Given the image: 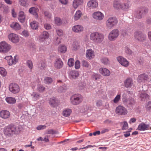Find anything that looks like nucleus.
I'll return each mask as SVG.
<instances>
[{
    "label": "nucleus",
    "mask_w": 151,
    "mask_h": 151,
    "mask_svg": "<svg viewBox=\"0 0 151 151\" xmlns=\"http://www.w3.org/2000/svg\"><path fill=\"white\" fill-rule=\"evenodd\" d=\"M22 127L20 125L16 126L13 124L7 126L4 130V134L9 137H11L14 134H18L22 130Z\"/></svg>",
    "instance_id": "1"
},
{
    "label": "nucleus",
    "mask_w": 151,
    "mask_h": 151,
    "mask_svg": "<svg viewBox=\"0 0 151 151\" xmlns=\"http://www.w3.org/2000/svg\"><path fill=\"white\" fill-rule=\"evenodd\" d=\"M104 38V35L102 33L98 32H93L90 35V40L97 44L101 43L103 41Z\"/></svg>",
    "instance_id": "2"
},
{
    "label": "nucleus",
    "mask_w": 151,
    "mask_h": 151,
    "mask_svg": "<svg viewBox=\"0 0 151 151\" xmlns=\"http://www.w3.org/2000/svg\"><path fill=\"white\" fill-rule=\"evenodd\" d=\"M11 48V45L6 42L4 41L0 42V52L4 53H7Z\"/></svg>",
    "instance_id": "3"
},
{
    "label": "nucleus",
    "mask_w": 151,
    "mask_h": 151,
    "mask_svg": "<svg viewBox=\"0 0 151 151\" xmlns=\"http://www.w3.org/2000/svg\"><path fill=\"white\" fill-rule=\"evenodd\" d=\"M117 19L114 17H111L106 20V26L109 29H112L117 24Z\"/></svg>",
    "instance_id": "4"
},
{
    "label": "nucleus",
    "mask_w": 151,
    "mask_h": 151,
    "mask_svg": "<svg viewBox=\"0 0 151 151\" xmlns=\"http://www.w3.org/2000/svg\"><path fill=\"white\" fill-rule=\"evenodd\" d=\"M71 104L74 105H77L80 103L83 100L82 96L79 95H73L70 99Z\"/></svg>",
    "instance_id": "5"
},
{
    "label": "nucleus",
    "mask_w": 151,
    "mask_h": 151,
    "mask_svg": "<svg viewBox=\"0 0 151 151\" xmlns=\"http://www.w3.org/2000/svg\"><path fill=\"white\" fill-rule=\"evenodd\" d=\"M119 34V31L117 29L112 30L109 34L108 37V40L110 41L115 40Z\"/></svg>",
    "instance_id": "6"
},
{
    "label": "nucleus",
    "mask_w": 151,
    "mask_h": 151,
    "mask_svg": "<svg viewBox=\"0 0 151 151\" xmlns=\"http://www.w3.org/2000/svg\"><path fill=\"white\" fill-rule=\"evenodd\" d=\"M128 111L124 106L119 105L116 107L115 109V113L119 116L125 115L128 113Z\"/></svg>",
    "instance_id": "7"
},
{
    "label": "nucleus",
    "mask_w": 151,
    "mask_h": 151,
    "mask_svg": "<svg viewBox=\"0 0 151 151\" xmlns=\"http://www.w3.org/2000/svg\"><path fill=\"white\" fill-rule=\"evenodd\" d=\"M4 59L7 61V63L9 65H12L15 64L18 61V57L15 56L13 58L11 55L6 56Z\"/></svg>",
    "instance_id": "8"
},
{
    "label": "nucleus",
    "mask_w": 151,
    "mask_h": 151,
    "mask_svg": "<svg viewBox=\"0 0 151 151\" xmlns=\"http://www.w3.org/2000/svg\"><path fill=\"white\" fill-rule=\"evenodd\" d=\"M135 39L139 41H142L146 39V36L140 31H137L134 34Z\"/></svg>",
    "instance_id": "9"
},
{
    "label": "nucleus",
    "mask_w": 151,
    "mask_h": 151,
    "mask_svg": "<svg viewBox=\"0 0 151 151\" xmlns=\"http://www.w3.org/2000/svg\"><path fill=\"white\" fill-rule=\"evenodd\" d=\"M116 59L118 62L123 66L127 67L129 65V62L125 58L121 56L117 57Z\"/></svg>",
    "instance_id": "10"
},
{
    "label": "nucleus",
    "mask_w": 151,
    "mask_h": 151,
    "mask_svg": "<svg viewBox=\"0 0 151 151\" xmlns=\"http://www.w3.org/2000/svg\"><path fill=\"white\" fill-rule=\"evenodd\" d=\"M9 88L10 91L13 93H17L20 91L19 86L17 84L14 83L10 84Z\"/></svg>",
    "instance_id": "11"
},
{
    "label": "nucleus",
    "mask_w": 151,
    "mask_h": 151,
    "mask_svg": "<svg viewBox=\"0 0 151 151\" xmlns=\"http://www.w3.org/2000/svg\"><path fill=\"white\" fill-rule=\"evenodd\" d=\"M92 17L96 20L101 21L104 19V15L101 12L98 11L94 12L92 14Z\"/></svg>",
    "instance_id": "12"
},
{
    "label": "nucleus",
    "mask_w": 151,
    "mask_h": 151,
    "mask_svg": "<svg viewBox=\"0 0 151 151\" xmlns=\"http://www.w3.org/2000/svg\"><path fill=\"white\" fill-rule=\"evenodd\" d=\"M8 37L9 40L13 43H17L19 40L18 36L14 33H10Z\"/></svg>",
    "instance_id": "13"
},
{
    "label": "nucleus",
    "mask_w": 151,
    "mask_h": 151,
    "mask_svg": "<svg viewBox=\"0 0 151 151\" xmlns=\"http://www.w3.org/2000/svg\"><path fill=\"white\" fill-rule=\"evenodd\" d=\"M11 116L10 113L8 111L3 110L0 112V116L2 119H6L9 118Z\"/></svg>",
    "instance_id": "14"
},
{
    "label": "nucleus",
    "mask_w": 151,
    "mask_h": 151,
    "mask_svg": "<svg viewBox=\"0 0 151 151\" xmlns=\"http://www.w3.org/2000/svg\"><path fill=\"white\" fill-rule=\"evenodd\" d=\"M94 51L92 49H89L86 50V57L89 60L93 59L95 56Z\"/></svg>",
    "instance_id": "15"
},
{
    "label": "nucleus",
    "mask_w": 151,
    "mask_h": 151,
    "mask_svg": "<svg viewBox=\"0 0 151 151\" xmlns=\"http://www.w3.org/2000/svg\"><path fill=\"white\" fill-rule=\"evenodd\" d=\"M147 11V9L145 8H142L138 11L135 14L136 17L138 19L141 18L143 15Z\"/></svg>",
    "instance_id": "16"
},
{
    "label": "nucleus",
    "mask_w": 151,
    "mask_h": 151,
    "mask_svg": "<svg viewBox=\"0 0 151 151\" xmlns=\"http://www.w3.org/2000/svg\"><path fill=\"white\" fill-rule=\"evenodd\" d=\"M98 2L96 0H91L87 3V6L90 9H95L97 7Z\"/></svg>",
    "instance_id": "17"
},
{
    "label": "nucleus",
    "mask_w": 151,
    "mask_h": 151,
    "mask_svg": "<svg viewBox=\"0 0 151 151\" xmlns=\"http://www.w3.org/2000/svg\"><path fill=\"white\" fill-rule=\"evenodd\" d=\"M124 85L127 88H131L133 85V80L130 78H127L124 81Z\"/></svg>",
    "instance_id": "18"
},
{
    "label": "nucleus",
    "mask_w": 151,
    "mask_h": 151,
    "mask_svg": "<svg viewBox=\"0 0 151 151\" xmlns=\"http://www.w3.org/2000/svg\"><path fill=\"white\" fill-rule=\"evenodd\" d=\"M49 34L47 32H43L39 37L40 42L45 41L49 37Z\"/></svg>",
    "instance_id": "19"
},
{
    "label": "nucleus",
    "mask_w": 151,
    "mask_h": 151,
    "mask_svg": "<svg viewBox=\"0 0 151 151\" xmlns=\"http://www.w3.org/2000/svg\"><path fill=\"white\" fill-rule=\"evenodd\" d=\"M49 103L51 107H54L58 106L59 101L56 98L53 97L50 99Z\"/></svg>",
    "instance_id": "20"
},
{
    "label": "nucleus",
    "mask_w": 151,
    "mask_h": 151,
    "mask_svg": "<svg viewBox=\"0 0 151 151\" xmlns=\"http://www.w3.org/2000/svg\"><path fill=\"white\" fill-rule=\"evenodd\" d=\"M72 30L75 32L80 33L83 31V27L81 25H76L73 27Z\"/></svg>",
    "instance_id": "21"
},
{
    "label": "nucleus",
    "mask_w": 151,
    "mask_h": 151,
    "mask_svg": "<svg viewBox=\"0 0 151 151\" xmlns=\"http://www.w3.org/2000/svg\"><path fill=\"white\" fill-rule=\"evenodd\" d=\"M63 64V63L60 58H58L56 59L54 63L55 67L58 69L61 68Z\"/></svg>",
    "instance_id": "22"
},
{
    "label": "nucleus",
    "mask_w": 151,
    "mask_h": 151,
    "mask_svg": "<svg viewBox=\"0 0 151 151\" xmlns=\"http://www.w3.org/2000/svg\"><path fill=\"white\" fill-rule=\"evenodd\" d=\"M100 73L104 76H108L110 74L109 70L105 68H101L99 69Z\"/></svg>",
    "instance_id": "23"
},
{
    "label": "nucleus",
    "mask_w": 151,
    "mask_h": 151,
    "mask_svg": "<svg viewBox=\"0 0 151 151\" xmlns=\"http://www.w3.org/2000/svg\"><path fill=\"white\" fill-rule=\"evenodd\" d=\"M137 129L140 131H145L149 129V125L144 123H141L138 126Z\"/></svg>",
    "instance_id": "24"
},
{
    "label": "nucleus",
    "mask_w": 151,
    "mask_h": 151,
    "mask_svg": "<svg viewBox=\"0 0 151 151\" xmlns=\"http://www.w3.org/2000/svg\"><path fill=\"white\" fill-rule=\"evenodd\" d=\"M83 3V0H74L73 4V7L76 9L79 6L82 5Z\"/></svg>",
    "instance_id": "25"
},
{
    "label": "nucleus",
    "mask_w": 151,
    "mask_h": 151,
    "mask_svg": "<svg viewBox=\"0 0 151 151\" xmlns=\"http://www.w3.org/2000/svg\"><path fill=\"white\" fill-rule=\"evenodd\" d=\"M38 11L39 9L37 8L32 7L29 9V11L30 14L35 15L37 18L38 17L37 12Z\"/></svg>",
    "instance_id": "26"
},
{
    "label": "nucleus",
    "mask_w": 151,
    "mask_h": 151,
    "mask_svg": "<svg viewBox=\"0 0 151 151\" xmlns=\"http://www.w3.org/2000/svg\"><path fill=\"white\" fill-rule=\"evenodd\" d=\"M25 18V16L24 13L22 11L20 12L19 13L18 19L21 22L23 23L24 22Z\"/></svg>",
    "instance_id": "27"
},
{
    "label": "nucleus",
    "mask_w": 151,
    "mask_h": 151,
    "mask_svg": "<svg viewBox=\"0 0 151 151\" xmlns=\"http://www.w3.org/2000/svg\"><path fill=\"white\" fill-rule=\"evenodd\" d=\"M122 3L119 1L115 0L113 2V7L116 9H121Z\"/></svg>",
    "instance_id": "28"
},
{
    "label": "nucleus",
    "mask_w": 151,
    "mask_h": 151,
    "mask_svg": "<svg viewBox=\"0 0 151 151\" xmlns=\"http://www.w3.org/2000/svg\"><path fill=\"white\" fill-rule=\"evenodd\" d=\"M10 27L15 30H19L21 29V26L17 22H13L10 25Z\"/></svg>",
    "instance_id": "29"
},
{
    "label": "nucleus",
    "mask_w": 151,
    "mask_h": 151,
    "mask_svg": "<svg viewBox=\"0 0 151 151\" xmlns=\"http://www.w3.org/2000/svg\"><path fill=\"white\" fill-rule=\"evenodd\" d=\"M130 7V6L129 4V2L126 3H124L123 4H122L121 9L124 11H127Z\"/></svg>",
    "instance_id": "30"
},
{
    "label": "nucleus",
    "mask_w": 151,
    "mask_h": 151,
    "mask_svg": "<svg viewBox=\"0 0 151 151\" xmlns=\"http://www.w3.org/2000/svg\"><path fill=\"white\" fill-rule=\"evenodd\" d=\"M82 16V12L80 10H78L76 12L73 18L75 21L78 20Z\"/></svg>",
    "instance_id": "31"
},
{
    "label": "nucleus",
    "mask_w": 151,
    "mask_h": 151,
    "mask_svg": "<svg viewBox=\"0 0 151 151\" xmlns=\"http://www.w3.org/2000/svg\"><path fill=\"white\" fill-rule=\"evenodd\" d=\"M148 78L147 75L145 74L140 75L138 78L137 80L139 82H141L143 80H146Z\"/></svg>",
    "instance_id": "32"
},
{
    "label": "nucleus",
    "mask_w": 151,
    "mask_h": 151,
    "mask_svg": "<svg viewBox=\"0 0 151 151\" xmlns=\"http://www.w3.org/2000/svg\"><path fill=\"white\" fill-rule=\"evenodd\" d=\"M39 23L36 21H33L30 23L31 28L33 29H36L39 27Z\"/></svg>",
    "instance_id": "33"
},
{
    "label": "nucleus",
    "mask_w": 151,
    "mask_h": 151,
    "mask_svg": "<svg viewBox=\"0 0 151 151\" xmlns=\"http://www.w3.org/2000/svg\"><path fill=\"white\" fill-rule=\"evenodd\" d=\"M72 112L71 109H65L63 112V116L66 117L69 116Z\"/></svg>",
    "instance_id": "34"
},
{
    "label": "nucleus",
    "mask_w": 151,
    "mask_h": 151,
    "mask_svg": "<svg viewBox=\"0 0 151 151\" xmlns=\"http://www.w3.org/2000/svg\"><path fill=\"white\" fill-rule=\"evenodd\" d=\"M54 21L55 24L58 26H60L62 24V21L60 18L58 17H55L54 18Z\"/></svg>",
    "instance_id": "35"
},
{
    "label": "nucleus",
    "mask_w": 151,
    "mask_h": 151,
    "mask_svg": "<svg viewBox=\"0 0 151 151\" xmlns=\"http://www.w3.org/2000/svg\"><path fill=\"white\" fill-rule=\"evenodd\" d=\"M5 100L6 101L10 104H13L16 102V100L14 98L11 97H7Z\"/></svg>",
    "instance_id": "36"
},
{
    "label": "nucleus",
    "mask_w": 151,
    "mask_h": 151,
    "mask_svg": "<svg viewBox=\"0 0 151 151\" xmlns=\"http://www.w3.org/2000/svg\"><path fill=\"white\" fill-rule=\"evenodd\" d=\"M67 50V48L65 46L62 45L60 46L58 48V51L61 53H64Z\"/></svg>",
    "instance_id": "37"
},
{
    "label": "nucleus",
    "mask_w": 151,
    "mask_h": 151,
    "mask_svg": "<svg viewBox=\"0 0 151 151\" xmlns=\"http://www.w3.org/2000/svg\"><path fill=\"white\" fill-rule=\"evenodd\" d=\"M0 74L3 77L6 76L7 74V72L3 67H0Z\"/></svg>",
    "instance_id": "38"
},
{
    "label": "nucleus",
    "mask_w": 151,
    "mask_h": 151,
    "mask_svg": "<svg viewBox=\"0 0 151 151\" xmlns=\"http://www.w3.org/2000/svg\"><path fill=\"white\" fill-rule=\"evenodd\" d=\"M52 82V79L50 77H47L45 78L44 80V83L46 84H49Z\"/></svg>",
    "instance_id": "39"
},
{
    "label": "nucleus",
    "mask_w": 151,
    "mask_h": 151,
    "mask_svg": "<svg viewBox=\"0 0 151 151\" xmlns=\"http://www.w3.org/2000/svg\"><path fill=\"white\" fill-rule=\"evenodd\" d=\"M101 62L105 65H107L109 63V60L106 58H103L101 59Z\"/></svg>",
    "instance_id": "40"
},
{
    "label": "nucleus",
    "mask_w": 151,
    "mask_h": 151,
    "mask_svg": "<svg viewBox=\"0 0 151 151\" xmlns=\"http://www.w3.org/2000/svg\"><path fill=\"white\" fill-rule=\"evenodd\" d=\"M44 15L45 17L47 19H50L52 17V15L50 13L48 12H45L44 13Z\"/></svg>",
    "instance_id": "41"
},
{
    "label": "nucleus",
    "mask_w": 151,
    "mask_h": 151,
    "mask_svg": "<svg viewBox=\"0 0 151 151\" xmlns=\"http://www.w3.org/2000/svg\"><path fill=\"white\" fill-rule=\"evenodd\" d=\"M145 107L147 111L151 112V101H149L146 105Z\"/></svg>",
    "instance_id": "42"
},
{
    "label": "nucleus",
    "mask_w": 151,
    "mask_h": 151,
    "mask_svg": "<svg viewBox=\"0 0 151 151\" xmlns=\"http://www.w3.org/2000/svg\"><path fill=\"white\" fill-rule=\"evenodd\" d=\"M74 60L73 58H70L68 61V65L69 67L73 66L74 64Z\"/></svg>",
    "instance_id": "43"
},
{
    "label": "nucleus",
    "mask_w": 151,
    "mask_h": 151,
    "mask_svg": "<svg viewBox=\"0 0 151 151\" xmlns=\"http://www.w3.org/2000/svg\"><path fill=\"white\" fill-rule=\"evenodd\" d=\"M149 97V95H141L140 99L142 101H145L148 99Z\"/></svg>",
    "instance_id": "44"
},
{
    "label": "nucleus",
    "mask_w": 151,
    "mask_h": 151,
    "mask_svg": "<svg viewBox=\"0 0 151 151\" xmlns=\"http://www.w3.org/2000/svg\"><path fill=\"white\" fill-rule=\"evenodd\" d=\"M121 124H123L122 129H126L128 128V124L127 122L124 121L121 123Z\"/></svg>",
    "instance_id": "45"
},
{
    "label": "nucleus",
    "mask_w": 151,
    "mask_h": 151,
    "mask_svg": "<svg viewBox=\"0 0 151 151\" xmlns=\"http://www.w3.org/2000/svg\"><path fill=\"white\" fill-rule=\"evenodd\" d=\"M37 90L39 92H43L45 89V88L42 85H39L38 86L37 88Z\"/></svg>",
    "instance_id": "46"
},
{
    "label": "nucleus",
    "mask_w": 151,
    "mask_h": 151,
    "mask_svg": "<svg viewBox=\"0 0 151 151\" xmlns=\"http://www.w3.org/2000/svg\"><path fill=\"white\" fill-rule=\"evenodd\" d=\"M27 63L28 66L31 70H32V69L33 67V63L30 60H28Z\"/></svg>",
    "instance_id": "47"
},
{
    "label": "nucleus",
    "mask_w": 151,
    "mask_h": 151,
    "mask_svg": "<svg viewBox=\"0 0 151 151\" xmlns=\"http://www.w3.org/2000/svg\"><path fill=\"white\" fill-rule=\"evenodd\" d=\"M100 75L99 74H94L92 75V78L95 80L100 78Z\"/></svg>",
    "instance_id": "48"
},
{
    "label": "nucleus",
    "mask_w": 151,
    "mask_h": 151,
    "mask_svg": "<svg viewBox=\"0 0 151 151\" xmlns=\"http://www.w3.org/2000/svg\"><path fill=\"white\" fill-rule=\"evenodd\" d=\"M121 98L120 95H117L113 100L114 103H117L120 100Z\"/></svg>",
    "instance_id": "49"
},
{
    "label": "nucleus",
    "mask_w": 151,
    "mask_h": 151,
    "mask_svg": "<svg viewBox=\"0 0 151 151\" xmlns=\"http://www.w3.org/2000/svg\"><path fill=\"white\" fill-rule=\"evenodd\" d=\"M46 126L45 125H40L38 126L37 127V129L38 130H41L45 129Z\"/></svg>",
    "instance_id": "50"
},
{
    "label": "nucleus",
    "mask_w": 151,
    "mask_h": 151,
    "mask_svg": "<svg viewBox=\"0 0 151 151\" xmlns=\"http://www.w3.org/2000/svg\"><path fill=\"white\" fill-rule=\"evenodd\" d=\"M56 33L57 35L59 36H62L63 35V32L62 30L58 29L56 30Z\"/></svg>",
    "instance_id": "51"
},
{
    "label": "nucleus",
    "mask_w": 151,
    "mask_h": 151,
    "mask_svg": "<svg viewBox=\"0 0 151 151\" xmlns=\"http://www.w3.org/2000/svg\"><path fill=\"white\" fill-rule=\"evenodd\" d=\"M80 62L79 60H77L75 63V68L76 69H79L80 67Z\"/></svg>",
    "instance_id": "52"
},
{
    "label": "nucleus",
    "mask_w": 151,
    "mask_h": 151,
    "mask_svg": "<svg viewBox=\"0 0 151 151\" xmlns=\"http://www.w3.org/2000/svg\"><path fill=\"white\" fill-rule=\"evenodd\" d=\"M82 64L83 66L86 67H88L89 66V63L87 61L85 60H83L82 62Z\"/></svg>",
    "instance_id": "53"
},
{
    "label": "nucleus",
    "mask_w": 151,
    "mask_h": 151,
    "mask_svg": "<svg viewBox=\"0 0 151 151\" xmlns=\"http://www.w3.org/2000/svg\"><path fill=\"white\" fill-rule=\"evenodd\" d=\"M78 73L76 71H74L72 72V76L73 78H76L78 76Z\"/></svg>",
    "instance_id": "54"
},
{
    "label": "nucleus",
    "mask_w": 151,
    "mask_h": 151,
    "mask_svg": "<svg viewBox=\"0 0 151 151\" xmlns=\"http://www.w3.org/2000/svg\"><path fill=\"white\" fill-rule=\"evenodd\" d=\"M22 35L25 37H27L29 36V33L27 31L24 30L22 32Z\"/></svg>",
    "instance_id": "55"
},
{
    "label": "nucleus",
    "mask_w": 151,
    "mask_h": 151,
    "mask_svg": "<svg viewBox=\"0 0 151 151\" xmlns=\"http://www.w3.org/2000/svg\"><path fill=\"white\" fill-rule=\"evenodd\" d=\"M127 103L128 105L129 106H132L134 104V101L132 100H129L127 101Z\"/></svg>",
    "instance_id": "56"
},
{
    "label": "nucleus",
    "mask_w": 151,
    "mask_h": 151,
    "mask_svg": "<svg viewBox=\"0 0 151 151\" xmlns=\"http://www.w3.org/2000/svg\"><path fill=\"white\" fill-rule=\"evenodd\" d=\"M44 27L46 29L49 30L51 28V26L49 24L46 23L44 24Z\"/></svg>",
    "instance_id": "57"
},
{
    "label": "nucleus",
    "mask_w": 151,
    "mask_h": 151,
    "mask_svg": "<svg viewBox=\"0 0 151 151\" xmlns=\"http://www.w3.org/2000/svg\"><path fill=\"white\" fill-rule=\"evenodd\" d=\"M136 120V119L135 118H131L129 121V124H131L132 123L135 122Z\"/></svg>",
    "instance_id": "58"
},
{
    "label": "nucleus",
    "mask_w": 151,
    "mask_h": 151,
    "mask_svg": "<svg viewBox=\"0 0 151 151\" xmlns=\"http://www.w3.org/2000/svg\"><path fill=\"white\" fill-rule=\"evenodd\" d=\"M12 16L14 17H16L17 14L16 12H15L14 9H13L12 11Z\"/></svg>",
    "instance_id": "59"
},
{
    "label": "nucleus",
    "mask_w": 151,
    "mask_h": 151,
    "mask_svg": "<svg viewBox=\"0 0 151 151\" xmlns=\"http://www.w3.org/2000/svg\"><path fill=\"white\" fill-rule=\"evenodd\" d=\"M109 131L108 129L107 128H105L103 129L101 132V133L103 134L106 132H107Z\"/></svg>",
    "instance_id": "60"
},
{
    "label": "nucleus",
    "mask_w": 151,
    "mask_h": 151,
    "mask_svg": "<svg viewBox=\"0 0 151 151\" xmlns=\"http://www.w3.org/2000/svg\"><path fill=\"white\" fill-rule=\"evenodd\" d=\"M59 1L63 4H65L68 3V0H59Z\"/></svg>",
    "instance_id": "61"
},
{
    "label": "nucleus",
    "mask_w": 151,
    "mask_h": 151,
    "mask_svg": "<svg viewBox=\"0 0 151 151\" xmlns=\"http://www.w3.org/2000/svg\"><path fill=\"white\" fill-rule=\"evenodd\" d=\"M65 89H64L62 87H60L58 89V91L59 92L61 93L62 92H65Z\"/></svg>",
    "instance_id": "62"
},
{
    "label": "nucleus",
    "mask_w": 151,
    "mask_h": 151,
    "mask_svg": "<svg viewBox=\"0 0 151 151\" xmlns=\"http://www.w3.org/2000/svg\"><path fill=\"white\" fill-rule=\"evenodd\" d=\"M5 2L7 4H11L12 3V1L10 0H4Z\"/></svg>",
    "instance_id": "63"
},
{
    "label": "nucleus",
    "mask_w": 151,
    "mask_h": 151,
    "mask_svg": "<svg viewBox=\"0 0 151 151\" xmlns=\"http://www.w3.org/2000/svg\"><path fill=\"white\" fill-rule=\"evenodd\" d=\"M56 41H55V44H58L60 43V39L59 38H57L56 39Z\"/></svg>",
    "instance_id": "64"
}]
</instances>
